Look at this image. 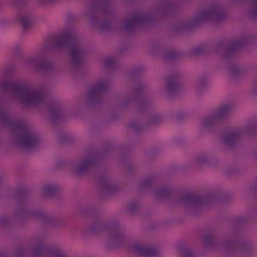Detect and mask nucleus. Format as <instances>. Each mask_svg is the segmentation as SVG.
<instances>
[{"label":"nucleus","mask_w":257,"mask_h":257,"mask_svg":"<svg viewBox=\"0 0 257 257\" xmlns=\"http://www.w3.org/2000/svg\"><path fill=\"white\" fill-rule=\"evenodd\" d=\"M140 207V205L137 202H131L128 205L127 208L131 213L136 212Z\"/></svg>","instance_id":"35"},{"label":"nucleus","mask_w":257,"mask_h":257,"mask_svg":"<svg viewBox=\"0 0 257 257\" xmlns=\"http://www.w3.org/2000/svg\"><path fill=\"white\" fill-rule=\"evenodd\" d=\"M180 251L182 257H195L194 252L189 246L180 247Z\"/></svg>","instance_id":"27"},{"label":"nucleus","mask_w":257,"mask_h":257,"mask_svg":"<svg viewBox=\"0 0 257 257\" xmlns=\"http://www.w3.org/2000/svg\"><path fill=\"white\" fill-rule=\"evenodd\" d=\"M195 163L196 165L198 167L207 164L205 154H201L199 155L196 159Z\"/></svg>","instance_id":"32"},{"label":"nucleus","mask_w":257,"mask_h":257,"mask_svg":"<svg viewBox=\"0 0 257 257\" xmlns=\"http://www.w3.org/2000/svg\"><path fill=\"white\" fill-rule=\"evenodd\" d=\"M64 139V137H63V136H60V141H61V142L63 141Z\"/></svg>","instance_id":"48"},{"label":"nucleus","mask_w":257,"mask_h":257,"mask_svg":"<svg viewBox=\"0 0 257 257\" xmlns=\"http://www.w3.org/2000/svg\"><path fill=\"white\" fill-rule=\"evenodd\" d=\"M173 3L166 0L163 4L157 5L147 12H136L123 27V31L128 33L136 32L142 25L151 23L161 16H165L173 9Z\"/></svg>","instance_id":"4"},{"label":"nucleus","mask_w":257,"mask_h":257,"mask_svg":"<svg viewBox=\"0 0 257 257\" xmlns=\"http://www.w3.org/2000/svg\"><path fill=\"white\" fill-rule=\"evenodd\" d=\"M117 65V60L114 58H108L103 62V66L105 68L110 70L114 68Z\"/></svg>","instance_id":"26"},{"label":"nucleus","mask_w":257,"mask_h":257,"mask_svg":"<svg viewBox=\"0 0 257 257\" xmlns=\"http://www.w3.org/2000/svg\"><path fill=\"white\" fill-rule=\"evenodd\" d=\"M171 189L166 187H160L156 189L154 194L158 199H165L169 198L172 194Z\"/></svg>","instance_id":"22"},{"label":"nucleus","mask_w":257,"mask_h":257,"mask_svg":"<svg viewBox=\"0 0 257 257\" xmlns=\"http://www.w3.org/2000/svg\"><path fill=\"white\" fill-rule=\"evenodd\" d=\"M56 0H39V2L43 4H50L54 2Z\"/></svg>","instance_id":"45"},{"label":"nucleus","mask_w":257,"mask_h":257,"mask_svg":"<svg viewBox=\"0 0 257 257\" xmlns=\"http://www.w3.org/2000/svg\"><path fill=\"white\" fill-rule=\"evenodd\" d=\"M25 0H8L10 5L17 6L22 4Z\"/></svg>","instance_id":"43"},{"label":"nucleus","mask_w":257,"mask_h":257,"mask_svg":"<svg viewBox=\"0 0 257 257\" xmlns=\"http://www.w3.org/2000/svg\"><path fill=\"white\" fill-rule=\"evenodd\" d=\"M153 181L152 177H149L145 179L140 185V189H143L149 187Z\"/></svg>","instance_id":"34"},{"label":"nucleus","mask_w":257,"mask_h":257,"mask_svg":"<svg viewBox=\"0 0 257 257\" xmlns=\"http://www.w3.org/2000/svg\"><path fill=\"white\" fill-rule=\"evenodd\" d=\"M68 47L73 68H79L83 61L85 50L78 42L76 36L70 31L50 37L43 47V51L58 50Z\"/></svg>","instance_id":"2"},{"label":"nucleus","mask_w":257,"mask_h":257,"mask_svg":"<svg viewBox=\"0 0 257 257\" xmlns=\"http://www.w3.org/2000/svg\"><path fill=\"white\" fill-rule=\"evenodd\" d=\"M225 17L222 5L215 3L199 11L192 19L175 25L173 30L179 33L191 29L205 22L217 23L224 20Z\"/></svg>","instance_id":"3"},{"label":"nucleus","mask_w":257,"mask_h":257,"mask_svg":"<svg viewBox=\"0 0 257 257\" xmlns=\"http://www.w3.org/2000/svg\"><path fill=\"white\" fill-rule=\"evenodd\" d=\"M59 191V187L53 184L47 185L43 188L44 194L48 196H53L57 194Z\"/></svg>","instance_id":"25"},{"label":"nucleus","mask_w":257,"mask_h":257,"mask_svg":"<svg viewBox=\"0 0 257 257\" xmlns=\"http://www.w3.org/2000/svg\"><path fill=\"white\" fill-rule=\"evenodd\" d=\"M207 52L206 46H199L191 50V54L193 56H199Z\"/></svg>","instance_id":"28"},{"label":"nucleus","mask_w":257,"mask_h":257,"mask_svg":"<svg viewBox=\"0 0 257 257\" xmlns=\"http://www.w3.org/2000/svg\"><path fill=\"white\" fill-rule=\"evenodd\" d=\"M133 249L137 254L145 257H157L159 254L156 248L140 244H134Z\"/></svg>","instance_id":"16"},{"label":"nucleus","mask_w":257,"mask_h":257,"mask_svg":"<svg viewBox=\"0 0 257 257\" xmlns=\"http://www.w3.org/2000/svg\"><path fill=\"white\" fill-rule=\"evenodd\" d=\"M110 82L107 80H100L93 86L87 92L88 104L93 105L100 102L103 95L110 87Z\"/></svg>","instance_id":"10"},{"label":"nucleus","mask_w":257,"mask_h":257,"mask_svg":"<svg viewBox=\"0 0 257 257\" xmlns=\"http://www.w3.org/2000/svg\"><path fill=\"white\" fill-rule=\"evenodd\" d=\"M0 91L10 92L12 98L24 105L37 106L45 104L46 97L43 92L27 84L12 80L0 75Z\"/></svg>","instance_id":"1"},{"label":"nucleus","mask_w":257,"mask_h":257,"mask_svg":"<svg viewBox=\"0 0 257 257\" xmlns=\"http://www.w3.org/2000/svg\"><path fill=\"white\" fill-rule=\"evenodd\" d=\"M97 164L96 159L93 157H89L82 159L71 166L72 173L78 177H81L86 174Z\"/></svg>","instance_id":"13"},{"label":"nucleus","mask_w":257,"mask_h":257,"mask_svg":"<svg viewBox=\"0 0 257 257\" xmlns=\"http://www.w3.org/2000/svg\"><path fill=\"white\" fill-rule=\"evenodd\" d=\"M214 241V238L211 235H206L204 238V243L206 246H212Z\"/></svg>","instance_id":"37"},{"label":"nucleus","mask_w":257,"mask_h":257,"mask_svg":"<svg viewBox=\"0 0 257 257\" xmlns=\"http://www.w3.org/2000/svg\"><path fill=\"white\" fill-rule=\"evenodd\" d=\"M112 0H93L90 4L86 15L95 25L99 19L112 14Z\"/></svg>","instance_id":"7"},{"label":"nucleus","mask_w":257,"mask_h":257,"mask_svg":"<svg viewBox=\"0 0 257 257\" xmlns=\"http://www.w3.org/2000/svg\"><path fill=\"white\" fill-rule=\"evenodd\" d=\"M254 92L255 93H257V83L256 84V86L254 88Z\"/></svg>","instance_id":"47"},{"label":"nucleus","mask_w":257,"mask_h":257,"mask_svg":"<svg viewBox=\"0 0 257 257\" xmlns=\"http://www.w3.org/2000/svg\"><path fill=\"white\" fill-rule=\"evenodd\" d=\"M23 65L25 68H28L32 65L37 71L43 72L50 71L55 68L54 63L48 60L43 53H39L29 57L24 62Z\"/></svg>","instance_id":"11"},{"label":"nucleus","mask_w":257,"mask_h":257,"mask_svg":"<svg viewBox=\"0 0 257 257\" xmlns=\"http://www.w3.org/2000/svg\"><path fill=\"white\" fill-rule=\"evenodd\" d=\"M142 71V69L140 67L136 68L133 69L130 74V78H133L135 76L139 75Z\"/></svg>","instance_id":"39"},{"label":"nucleus","mask_w":257,"mask_h":257,"mask_svg":"<svg viewBox=\"0 0 257 257\" xmlns=\"http://www.w3.org/2000/svg\"><path fill=\"white\" fill-rule=\"evenodd\" d=\"M144 89V85L142 83L137 84L133 91V95H131L123 100L121 103L122 107H126L131 104L135 103L140 109H145L150 106L152 101L150 100L143 98L142 92Z\"/></svg>","instance_id":"9"},{"label":"nucleus","mask_w":257,"mask_h":257,"mask_svg":"<svg viewBox=\"0 0 257 257\" xmlns=\"http://www.w3.org/2000/svg\"><path fill=\"white\" fill-rule=\"evenodd\" d=\"M11 222V220L6 216H0V224L5 225Z\"/></svg>","instance_id":"42"},{"label":"nucleus","mask_w":257,"mask_h":257,"mask_svg":"<svg viewBox=\"0 0 257 257\" xmlns=\"http://www.w3.org/2000/svg\"><path fill=\"white\" fill-rule=\"evenodd\" d=\"M208 197H202L191 193L184 195L180 199L181 203L188 208L190 212L196 215L201 212L202 207L208 202Z\"/></svg>","instance_id":"8"},{"label":"nucleus","mask_w":257,"mask_h":257,"mask_svg":"<svg viewBox=\"0 0 257 257\" xmlns=\"http://www.w3.org/2000/svg\"><path fill=\"white\" fill-rule=\"evenodd\" d=\"M246 39H242L231 42L227 45L223 41H220L216 46V51L218 52L226 51L223 57H229L243 48L246 45Z\"/></svg>","instance_id":"12"},{"label":"nucleus","mask_w":257,"mask_h":257,"mask_svg":"<svg viewBox=\"0 0 257 257\" xmlns=\"http://www.w3.org/2000/svg\"><path fill=\"white\" fill-rule=\"evenodd\" d=\"M2 7H3L2 2L1 0H0V10H2Z\"/></svg>","instance_id":"49"},{"label":"nucleus","mask_w":257,"mask_h":257,"mask_svg":"<svg viewBox=\"0 0 257 257\" xmlns=\"http://www.w3.org/2000/svg\"><path fill=\"white\" fill-rule=\"evenodd\" d=\"M232 107L229 104H224L220 106L217 112L214 113L218 121L227 116L231 112Z\"/></svg>","instance_id":"21"},{"label":"nucleus","mask_w":257,"mask_h":257,"mask_svg":"<svg viewBox=\"0 0 257 257\" xmlns=\"http://www.w3.org/2000/svg\"><path fill=\"white\" fill-rule=\"evenodd\" d=\"M128 126L130 128H133L136 131H139V130H141V126L137 122H131L130 123H129Z\"/></svg>","instance_id":"41"},{"label":"nucleus","mask_w":257,"mask_h":257,"mask_svg":"<svg viewBox=\"0 0 257 257\" xmlns=\"http://www.w3.org/2000/svg\"><path fill=\"white\" fill-rule=\"evenodd\" d=\"M18 22L21 24L23 31L25 33L28 31L32 27L33 22L32 19L28 16H23L18 19Z\"/></svg>","instance_id":"23"},{"label":"nucleus","mask_w":257,"mask_h":257,"mask_svg":"<svg viewBox=\"0 0 257 257\" xmlns=\"http://www.w3.org/2000/svg\"><path fill=\"white\" fill-rule=\"evenodd\" d=\"M26 193L20 190L17 194L16 201L18 204H20L25 200Z\"/></svg>","instance_id":"36"},{"label":"nucleus","mask_w":257,"mask_h":257,"mask_svg":"<svg viewBox=\"0 0 257 257\" xmlns=\"http://www.w3.org/2000/svg\"><path fill=\"white\" fill-rule=\"evenodd\" d=\"M101 186L102 191L105 193H112L118 189V187L107 178L102 179Z\"/></svg>","instance_id":"19"},{"label":"nucleus","mask_w":257,"mask_h":257,"mask_svg":"<svg viewBox=\"0 0 257 257\" xmlns=\"http://www.w3.org/2000/svg\"><path fill=\"white\" fill-rule=\"evenodd\" d=\"M89 231L93 234L105 233L107 235V242L109 246H117L122 243L124 235L117 223H105L98 220L90 227Z\"/></svg>","instance_id":"5"},{"label":"nucleus","mask_w":257,"mask_h":257,"mask_svg":"<svg viewBox=\"0 0 257 257\" xmlns=\"http://www.w3.org/2000/svg\"><path fill=\"white\" fill-rule=\"evenodd\" d=\"M27 253V250L21 247H19L16 250V255L18 257H22Z\"/></svg>","instance_id":"40"},{"label":"nucleus","mask_w":257,"mask_h":257,"mask_svg":"<svg viewBox=\"0 0 257 257\" xmlns=\"http://www.w3.org/2000/svg\"><path fill=\"white\" fill-rule=\"evenodd\" d=\"M218 121L215 116L212 114L203 118L202 120V125L203 128H211Z\"/></svg>","instance_id":"24"},{"label":"nucleus","mask_w":257,"mask_h":257,"mask_svg":"<svg viewBox=\"0 0 257 257\" xmlns=\"http://www.w3.org/2000/svg\"><path fill=\"white\" fill-rule=\"evenodd\" d=\"M18 213L24 217L34 219L44 223H50L52 220L50 215L40 210L27 212L20 207L18 211Z\"/></svg>","instance_id":"14"},{"label":"nucleus","mask_w":257,"mask_h":257,"mask_svg":"<svg viewBox=\"0 0 257 257\" xmlns=\"http://www.w3.org/2000/svg\"><path fill=\"white\" fill-rule=\"evenodd\" d=\"M179 57V55L178 53L174 51H171L165 54L163 56V58L165 61H169L178 58Z\"/></svg>","instance_id":"30"},{"label":"nucleus","mask_w":257,"mask_h":257,"mask_svg":"<svg viewBox=\"0 0 257 257\" xmlns=\"http://www.w3.org/2000/svg\"><path fill=\"white\" fill-rule=\"evenodd\" d=\"M0 110L1 111L5 112L7 115H9L8 112L2 106L0 105ZM0 125H5V124L0 122Z\"/></svg>","instance_id":"46"},{"label":"nucleus","mask_w":257,"mask_h":257,"mask_svg":"<svg viewBox=\"0 0 257 257\" xmlns=\"http://www.w3.org/2000/svg\"><path fill=\"white\" fill-rule=\"evenodd\" d=\"M206 84V79L204 78L200 79L197 85V91L199 93L205 87Z\"/></svg>","instance_id":"38"},{"label":"nucleus","mask_w":257,"mask_h":257,"mask_svg":"<svg viewBox=\"0 0 257 257\" xmlns=\"http://www.w3.org/2000/svg\"><path fill=\"white\" fill-rule=\"evenodd\" d=\"M112 27V23L110 21L104 20L99 26V29L101 31H108Z\"/></svg>","instance_id":"31"},{"label":"nucleus","mask_w":257,"mask_h":257,"mask_svg":"<svg viewBox=\"0 0 257 257\" xmlns=\"http://www.w3.org/2000/svg\"><path fill=\"white\" fill-rule=\"evenodd\" d=\"M221 245L222 247L226 250L233 249L236 248L237 246H238L241 251L243 252H245L246 250H248L250 248V245L249 244L242 243L238 244L236 241L232 239H226L223 241L221 243Z\"/></svg>","instance_id":"18"},{"label":"nucleus","mask_w":257,"mask_h":257,"mask_svg":"<svg viewBox=\"0 0 257 257\" xmlns=\"http://www.w3.org/2000/svg\"><path fill=\"white\" fill-rule=\"evenodd\" d=\"M22 53V49L19 46L16 47L15 49V54L16 55H20Z\"/></svg>","instance_id":"44"},{"label":"nucleus","mask_w":257,"mask_h":257,"mask_svg":"<svg viewBox=\"0 0 257 257\" xmlns=\"http://www.w3.org/2000/svg\"><path fill=\"white\" fill-rule=\"evenodd\" d=\"M179 77L177 75H170L167 79V92L169 95H173L177 93L180 88Z\"/></svg>","instance_id":"17"},{"label":"nucleus","mask_w":257,"mask_h":257,"mask_svg":"<svg viewBox=\"0 0 257 257\" xmlns=\"http://www.w3.org/2000/svg\"><path fill=\"white\" fill-rule=\"evenodd\" d=\"M257 132V119L250 120L244 127L230 130L222 136L221 142L226 147L232 148L236 146L244 134L252 135Z\"/></svg>","instance_id":"6"},{"label":"nucleus","mask_w":257,"mask_h":257,"mask_svg":"<svg viewBox=\"0 0 257 257\" xmlns=\"http://www.w3.org/2000/svg\"><path fill=\"white\" fill-rule=\"evenodd\" d=\"M48 109L50 113L51 119L53 122H56L62 119V113L61 108L58 106L49 105Z\"/></svg>","instance_id":"20"},{"label":"nucleus","mask_w":257,"mask_h":257,"mask_svg":"<svg viewBox=\"0 0 257 257\" xmlns=\"http://www.w3.org/2000/svg\"><path fill=\"white\" fill-rule=\"evenodd\" d=\"M229 73L231 76L234 78L240 75L241 71L238 66L236 65H232L229 68Z\"/></svg>","instance_id":"33"},{"label":"nucleus","mask_w":257,"mask_h":257,"mask_svg":"<svg viewBox=\"0 0 257 257\" xmlns=\"http://www.w3.org/2000/svg\"><path fill=\"white\" fill-rule=\"evenodd\" d=\"M34 254L36 257H46L47 255L52 257H68L62 252L52 250L43 244H40L35 247Z\"/></svg>","instance_id":"15"},{"label":"nucleus","mask_w":257,"mask_h":257,"mask_svg":"<svg viewBox=\"0 0 257 257\" xmlns=\"http://www.w3.org/2000/svg\"><path fill=\"white\" fill-rule=\"evenodd\" d=\"M163 120V118L162 116L159 114H155L153 115L150 120H149L148 125L151 126L153 125H157L160 124Z\"/></svg>","instance_id":"29"}]
</instances>
